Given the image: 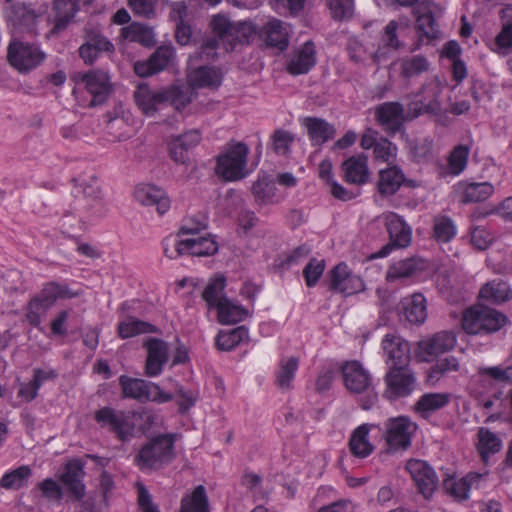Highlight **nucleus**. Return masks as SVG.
<instances>
[{
	"mask_svg": "<svg viewBox=\"0 0 512 512\" xmlns=\"http://www.w3.org/2000/svg\"><path fill=\"white\" fill-rule=\"evenodd\" d=\"M175 437L162 434L147 442L134 458V463L142 471L159 470L175 458Z\"/></svg>",
	"mask_w": 512,
	"mask_h": 512,
	"instance_id": "obj_1",
	"label": "nucleus"
},
{
	"mask_svg": "<svg viewBox=\"0 0 512 512\" xmlns=\"http://www.w3.org/2000/svg\"><path fill=\"white\" fill-rule=\"evenodd\" d=\"M248 146L243 142H229L223 153L218 155L215 172L225 181H237L248 174L246 169Z\"/></svg>",
	"mask_w": 512,
	"mask_h": 512,
	"instance_id": "obj_2",
	"label": "nucleus"
},
{
	"mask_svg": "<svg viewBox=\"0 0 512 512\" xmlns=\"http://www.w3.org/2000/svg\"><path fill=\"white\" fill-rule=\"evenodd\" d=\"M443 85L438 77L428 79L419 89L412 93L407 105V118L415 119L423 114L438 115L441 111L439 98Z\"/></svg>",
	"mask_w": 512,
	"mask_h": 512,
	"instance_id": "obj_3",
	"label": "nucleus"
},
{
	"mask_svg": "<svg viewBox=\"0 0 512 512\" xmlns=\"http://www.w3.org/2000/svg\"><path fill=\"white\" fill-rule=\"evenodd\" d=\"M507 322V317L495 309L477 306L463 313L462 327L468 334H489L500 330Z\"/></svg>",
	"mask_w": 512,
	"mask_h": 512,
	"instance_id": "obj_4",
	"label": "nucleus"
},
{
	"mask_svg": "<svg viewBox=\"0 0 512 512\" xmlns=\"http://www.w3.org/2000/svg\"><path fill=\"white\" fill-rule=\"evenodd\" d=\"M4 14L13 36L35 35L42 11L32 4L13 2L4 9Z\"/></svg>",
	"mask_w": 512,
	"mask_h": 512,
	"instance_id": "obj_5",
	"label": "nucleus"
},
{
	"mask_svg": "<svg viewBox=\"0 0 512 512\" xmlns=\"http://www.w3.org/2000/svg\"><path fill=\"white\" fill-rule=\"evenodd\" d=\"M94 419L101 428L115 434L122 442L128 441L134 434L135 424L131 412L105 406L94 413Z\"/></svg>",
	"mask_w": 512,
	"mask_h": 512,
	"instance_id": "obj_6",
	"label": "nucleus"
},
{
	"mask_svg": "<svg viewBox=\"0 0 512 512\" xmlns=\"http://www.w3.org/2000/svg\"><path fill=\"white\" fill-rule=\"evenodd\" d=\"M119 384L125 398L135 399L139 402L154 401L166 403L173 399L171 394L162 391L157 384L143 379L121 375L119 377Z\"/></svg>",
	"mask_w": 512,
	"mask_h": 512,
	"instance_id": "obj_7",
	"label": "nucleus"
},
{
	"mask_svg": "<svg viewBox=\"0 0 512 512\" xmlns=\"http://www.w3.org/2000/svg\"><path fill=\"white\" fill-rule=\"evenodd\" d=\"M385 395L390 400L410 396L417 387L415 372L408 365L388 368L384 376Z\"/></svg>",
	"mask_w": 512,
	"mask_h": 512,
	"instance_id": "obj_8",
	"label": "nucleus"
},
{
	"mask_svg": "<svg viewBox=\"0 0 512 512\" xmlns=\"http://www.w3.org/2000/svg\"><path fill=\"white\" fill-rule=\"evenodd\" d=\"M45 53L34 44L13 39L8 47V60L20 73H26L39 66Z\"/></svg>",
	"mask_w": 512,
	"mask_h": 512,
	"instance_id": "obj_9",
	"label": "nucleus"
},
{
	"mask_svg": "<svg viewBox=\"0 0 512 512\" xmlns=\"http://www.w3.org/2000/svg\"><path fill=\"white\" fill-rule=\"evenodd\" d=\"M384 224L389 234V243L377 252V257H386L394 248H406L412 240L411 227L398 214H385Z\"/></svg>",
	"mask_w": 512,
	"mask_h": 512,
	"instance_id": "obj_10",
	"label": "nucleus"
},
{
	"mask_svg": "<svg viewBox=\"0 0 512 512\" xmlns=\"http://www.w3.org/2000/svg\"><path fill=\"white\" fill-rule=\"evenodd\" d=\"M416 429L408 417L389 418L384 423V438L390 451L406 450Z\"/></svg>",
	"mask_w": 512,
	"mask_h": 512,
	"instance_id": "obj_11",
	"label": "nucleus"
},
{
	"mask_svg": "<svg viewBox=\"0 0 512 512\" xmlns=\"http://www.w3.org/2000/svg\"><path fill=\"white\" fill-rule=\"evenodd\" d=\"M75 79L84 85L86 91L92 96L90 106L103 104L112 91L110 77L104 70L95 69L79 73Z\"/></svg>",
	"mask_w": 512,
	"mask_h": 512,
	"instance_id": "obj_12",
	"label": "nucleus"
},
{
	"mask_svg": "<svg viewBox=\"0 0 512 512\" xmlns=\"http://www.w3.org/2000/svg\"><path fill=\"white\" fill-rule=\"evenodd\" d=\"M418 491L425 499H430L439 485L438 476L433 467L424 460L410 459L405 466Z\"/></svg>",
	"mask_w": 512,
	"mask_h": 512,
	"instance_id": "obj_13",
	"label": "nucleus"
},
{
	"mask_svg": "<svg viewBox=\"0 0 512 512\" xmlns=\"http://www.w3.org/2000/svg\"><path fill=\"white\" fill-rule=\"evenodd\" d=\"M363 280L351 272L348 266L341 262L329 272V290L350 296L363 291Z\"/></svg>",
	"mask_w": 512,
	"mask_h": 512,
	"instance_id": "obj_14",
	"label": "nucleus"
},
{
	"mask_svg": "<svg viewBox=\"0 0 512 512\" xmlns=\"http://www.w3.org/2000/svg\"><path fill=\"white\" fill-rule=\"evenodd\" d=\"M385 363L390 367L408 365L411 359V348L407 340L397 333L386 334L381 342Z\"/></svg>",
	"mask_w": 512,
	"mask_h": 512,
	"instance_id": "obj_15",
	"label": "nucleus"
},
{
	"mask_svg": "<svg viewBox=\"0 0 512 512\" xmlns=\"http://www.w3.org/2000/svg\"><path fill=\"white\" fill-rule=\"evenodd\" d=\"M176 55L172 45L159 46L146 61L134 64V71L140 77H149L173 65Z\"/></svg>",
	"mask_w": 512,
	"mask_h": 512,
	"instance_id": "obj_16",
	"label": "nucleus"
},
{
	"mask_svg": "<svg viewBox=\"0 0 512 512\" xmlns=\"http://www.w3.org/2000/svg\"><path fill=\"white\" fill-rule=\"evenodd\" d=\"M436 11L440 12L439 7L426 0L413 8V14L416 17L415 28L421 39L432 40L439 37L440 30L436 21Z\"/></svg>",
	"mask_w": 512,
	"mask_h": 512,
	"instance_id": "obj_17",
	"label": "nucleus"
},
{
	"mask_svg": "<svg viewBox=\"0 0 512 512\" xmlns=\"http://www.w3.org/2000/svg\"><path fill=\"white\" fill-rule=\"evenodd\" d=\"M457 337L453 331H440L419 341L418 355L423 361H430L431 357L453 350Z\"/></svg>",
	"mask_w": 512,
	"mask_h": 512,
	"instance_id": "obj_18",
	"label": "nucleus"
},
{
	"mask_svg": "<svg viewBox=\"0 0 512 512\" xmlns=\"http://www.w3.org/2000/svg\"><path fill=\"white\" fill-rule=\"evenodd\" d=\"M376 121L389 134H396L400 131L403 122L410 120L404 114V107L399 102H385L375 108Z\"/></svg>",
	"mask_w": 512,
	"mask_h": 512,
	"instance_id": "obj_19",
	"label": "nucleus"
},
{
	"mask_svg": "<svg viewBox=\"0 0 512 512\" xmlns=\"http://www.w3.org/2000/svg\"><path fill=\"white\" fill-rule=\"evenodd\" d=\"M147 349V359L145 363V374L149 377H155L161 374L163 366L169 359L168 344L158 338H150L144 344Z\"/></svg>",
	"mask_w": 512,
	"mask_h": 512,
	"instance_id": "obj_20",
	"label": "nucleus"
},
{
	"mask_svg": "<svg viewBox=\"0 0 512 512\" xmlns=\"http://www.w3.org/2000/svg\"><path fill=\"white\" fill-rule=\"evenodd\" d=\"M201 140L199 130L192 129L184 134L178 135L171 139L169 143V153L171 158L179 164L190 165L191 159L188 151L196 147Z\"/></svg>",
	"mask_w": 512,
	"mask_h": 512,
	"instance_id": "obj_21",
	"label": "nucleus"
},
{
	"mask_svg": "<svg viewBox=\"0 0 512 512\" xmlns=\"http://www.w3.org/2000/svg\"><path fill=\"white\" fill-rule=\"evenodd\" d=\"M315 64V45L312 41H307L292 52L287 64V71L291 75H302L308 73Z\"/></svg>",
	"mask_w": 512,
	"mask_h": 512,
	"instance_id": "obj_22",
	"label": "nucleus"
},
{
	"mask_svg": "<svg viewBox=\"0 0 512 512\" xmlns=\"http://www.w3.org/2000/svg\"><path fill=\"white\" fill-rule=\"evenodd\" d=\"M136 201L145 206H156L159 215H163L170 208V199L166 192L151 184H142L134 191Z\"/></svg>",
	"mask_w": 512,
	"mask_h": 512,
	"instance_id": "obj_23",
	"label": "nucleus"
},
{
	"mask_svg": "<svg viewBox=\"0 0 512 512\" xmlns=\"http://www.w3.org/2000/svg\"><path fill=\"white\" fill-rule=\"evenodd\" d=\"M342 373L346 388L353 393H362L371 387L370 374L357 361L347 362Z\"/></svg>",
	"mask_w": 512,
	"mask_h": 512,
	"instance_id": "obj_24",
	"label": "nucleus"
},
{
	"mask_svg": "<svg viewBox=\"0 0 512 512\" xmlns=\"http://www.w3.org/2000/svg\"><path fill=\"white\" fill-rule=\"evenodd\" d=\"M83 464L79 460H72L65 466L61 481L75 500H80L85 494L82 482L84 476Z\"/></svg>",
	"mask_w": 512,
	"mask_h": 512,
	"instance_id": "obj_25",
	"label": "nucleus"
},
{
	"mask_svg": "<svg viewBox=\"0 0 512 512\" xmlns=\"http://www.w3.org/2000/svg\"><path fill=\"white\" fill-rule=\"evenodd\" d=\"M213 32L219 41L225 45V49L233 50L237 44H242L239 30L235 23L223 15H216L211 21Z\"/></svg>",
	"mask_w": 512,
	"mask_h": 512,
	"instance_id": "obj_26",
	"label": "nucleus"
},
{
	"mask_svg": "<svg viewBox=\"0 0 512 512\" xmlns=\"http://www.w3.org/2000/svg\"><path fill=\"white\" fill-rule=\"evenodd\" d=\"M166 95V89L152 90L147 85H140L134 92V99L146 115H152L156 112L158 105L167 102Z\"/></svg>",
	"mask_w": 512,
	"mask_h": 512,
	"instance_id": "obj_27",
	"label": "nucleus"
},
{
	"mask_svg": "<svg viewBox=\"0 0 512 512\" xmlns=\"http://www.w3.org/2000/svg\"><path fill=\"white\" fill-rule=\"evenodd\" d=\"M262 33L266 44L275 47L280 51L287 49L289 45L288 25L277 18H271L263 26Z\"/></svg>",
	"mask_w": 512,
	"mask_h": 512,
	"instance_id": "obj_28",
	"label": "nucleus"
},
{
	"mask_svg": "<svg viewBox=\"0 0 512 512\" xmlns=\"http://www.w3.org/2000/svg\"><path fill=\"white\" fill-rule=\"evenodd\" d=\"M188 83L193 88L217 89L222 83V73L213 66H200L188 73Z\"/></svg>",
	"mask_w": 512,
	"mask_h": 512,
	"instance_id": "obj_29",
	"label": "nucleus"
},
{
	"mask_svg": "<svg viewBox=\"0 0 512 512\" xmlns=\"http://www.w3.org/2000/svg\"><path fill=\"white\" fill-rule=\"evenodd\" d=\"M344 179L347 183L361 185L367 182L369 170L367 156H351L342 163Z\"/></svg>",
	"mask_w": 512,
	"mask_h": 512,
	"instance_id": "obj_30",
	"label": "nucleus"
},
{
	"mask_svg": "<svg viewBox=\"0 0 512 512\" xmlns=\"http://www.w3.org/2000/svg\"><path fill=\"white\" fill-rule=\"evenodd\" d=\"M405 319L415 325L423 324L427 318V302L424 295L415 293L400 302Z\"/></svg>",
	"mask_w": 512,
	"mask_h": 512,
	"instance_id": "obj_31",
	"label": "nucleus"
},
{
	"mask_svg": "<svg viewBox=\"0 0 512 512\" xmlns=\"http://www.w3.org/2000/svg\"><path fill=\"white\" fill-rule=\"evenodd\" d=\"M403 171L397 166L381 169L378 173L377 189L381 196L394 195L405 182Z\"/></svg>",
	"mask_w": 512,
	"mask_h": 512,
	"instance_id": "obj_32",
	"label": "nucleus"
},
{
	"mask_svg": "<svg viewBox=\"0 0 512 512\" xmlns=\"http://www.w3.org/2000/svg\"><path fill=\"white\" fill-rule=\"evenodd\" d=\"M425 269V262L418 257H410L393 263L386 273L389 282L405 279L416 275Z\"/></svg>",
	"mask_w": 512,
	"mask_h": 512,
	"instance_id": "obj_33",
	"label": "nucleus"
},
{
	"mask_svg": "<svg viewBox=\"0 0 512 512\" xmlns=\"http://www.w3.org/2000/svg\"><path fill=\"white\" fill-rule=\"evenodd\" d=\"M299 358L296 356L282 357L275 371V385L282 391H289L293 387V380L299 367Z\"/></svg>",
	"mask_w": 512,
	"mask_h": 512,
	"instance_id": "obj_34",
	"label": "nucleus"
},
{
	"mask_svg": "<svg viewBox=\"0 0 512 512\" xmlns=\"http://www.w3.org/2000/svg\"><path fill=\"white\" fill-rule=\"evenodd\" d=\"M304 125L307 128L312 144L315 146H320L335 136L334 126L324 119L307 117L304 120Z\"/></svg>",
	"mask_w": 512,
	"mask_h": 512,
	"instance_id": "obj_35",
	"label": "nucleus"
},
{
	"mask_svg": "<svg viewBox=\"0 0 512 512\" xmlns=\"http://www.w3.org/2000/svg\"><path fill=\"white\" fill-rule=\"evenodd\" d=\"M449 401L448 393H425L415 403L414 410L421 417L427 419L434 412L448 405Z\"/></svg>",
	"mask_w": 512,
	"mask_h": 512,
	"instance_id": "obj_36",
	"label": "nucleus"
},
{
	"mask_svg": "<svg viewBox=\"0 0 512 512\" xmlns=\"http://www.w3.org/2000/svg\"><path fill=\"white\" fill-rule=\"evenodd\" d=\"M480 478L481 475L477 473H469L460 479L448 478L444 480L443 487L455 500L463 501L468 499L471 487L474 483L478 482Z\"/></svg>",
	"mask_w": 512,
	"mask_h": 512,
	"instance_id": "obj_37",
	"label": "nucleus"
},
{
	"mask_svg": "<svg viewBox=\"0 0 512 512\" xmlns=\"http://www.w3.org/2000/svg\"><path fill=\"white\" fill-rule=\"evenodd\" d=\"M78 10L75 0H54L55 18L51 34H58L65 30Z\"/></svg>",
	"mask_w": 512,
	"mask_h": 512,
	"instance_id": "obj_38",
	"label": "nucleus"
},
{
	"mask_svg": "<svg viewBox=\"0 0 512 512\" xmlns=\"http://www.w3.org/2000/svg\"><path fill=\"white\" fill-rule=\"evenodd\" d=\"M32 477V469L28 465H21L7 471L0 479V488L5 490H20L28 486Z\"/></svg>",
	"mask_w": 512,
	"mask_h": 512,
	"instance_id": "obj_39",
	"label": "nucleus"
},
{
	"mask_svg": "<svg viewBox=\"0 0 512 512\" xmlns=\"http://www.w3.org/2000/svg\"><path fill=\"white\" fill-rule=\"evenodd\" d=\"M226 287V278L224 275L219 274L211 278L202 293V298L205 300L209 308H217L224 300L228 298L225 296L224 290Z\"/></svg>",
	"mask_w": 512,
	"mask_h": 512,
	"instance_id": "obj_40",
	"label": "nucleus"
},
{
	"mask_svg": "<svg viewBox=\"0 0 512 512\" xmlns=\"http://www.w3.org/2000/svg\"><path fill=\"white\" fill-rule=\"evenodd\" d=\"M185 242V255L204 257L217 253L219 246L214 237L208 235L206 237L188 238Z\"/></svg>",
	"mask_w": 512,
	"mask_h": 512,
	"instance_id": "obj_41",
	"label": "nucleus"
},
{
	"mask_svg": "<svg viewBox=\"0 0 512 512\" xmlns=\"http://www.w3.org/2000/svg\"><path fill=\"white\" fill-rule=\"evenodd\" d=\"M179 512H210L206 489L203 485H198L181 499Z\"/></svg>",
	"mask_w": 512,
	"mask_h": 512,
	"instance_id": "obj_42",
	"label": "nucleus"
},
{
	"mask_svg": "<svg viewBox=\"0 0 512 512\" xmlns=\"http://www.w3.org/2000/svg\"><path fill=\"white\" fill-rule=\"evenodd\" d=\"M370 428L368 424L357 427L350 438L349 447L353 455L365 458L373 451V445L368 440Z\"/></svg>",
	"mask_w": 512,
	"mask_h": 512,
	"instance_id": "obj_43",
	"label": "nucleus"
},
{
	"mask_svg": "<svg viewBox=\"0 0 512 512\" xmlns=\"http://www.w3.org/2000/svg\"><path fill=\"white\" fill-rule=\"evenodd\" d=\"M221 324H236L248 317V310L230 299L224 300L217 308Z\"/></svg>",
	"mask_w": 512,
	"mask_h": 512,
	"instance_id": "obj_44",
	"label": "nucleus"
},
{
	"mask_svg": "<svg viewBox=\"0 0 512 512\" xmlns=\"http://www.w3.org/2000/svg\"><path fill=\"white\" fill-rule=\"evenodd\" d=\"M121 35L124 39L140 43L146 47L153 46L156 42L152 28L136 22L122 28Z\"/></svg>",
	"mask_w": 512,
	"mask_h": 512,
	"instance_id": "obj_45",
	"label": "nucleus"
},
{
	"mask_svg": "<svg viewBox=\"0 0 512 512\" xmlns=\"http://www.w3.org/2000/svg\"><path fill=\"white\" fill-rule=\"evenodd\" d=\"M249 337L248 329L239 326L228 331H220L216 337V347L222 351H230Z\"/></svg>",
	"mask_w": 512,
	"mask_h": 512,
	"instance_id": "obj_46",
	"label": "nucleus"
},
{
	"mask_svg": "<svg viewBox=\"0 0 512 512\" xmlns=\"http://www.w3.org/2000/svg\"><path fill=\"white\" fill-rule=\"evenodd\" d=\"M80 186L84 196L95 202V205L93 206L95 210L93 213L98 217L106 215L108 211L107 205L102 198V191L98 185L96 176H91L89 181L82 180Z\"/></svg>",
	"mask_w": 512,
	"mask_h": 512,
	"instance_id": "obj_47",
	"label": "nucleus"
},
{
	"mask_svg": "<svg viewBox=\"0 0 512 512\" xmlns=\"http://www.w3.org/2000/svg\"><path fill=\"white\" fill-rule=\"evenodd\" d=\"M429 68V61L422 55L407 56L400 60V75L405 79L418 77Z\"/></svg>",
	"mask_w": 512,
	"mask_h": 512,
	"instance_id": "obj_48",
	"label": "nucleus"
},
{
	"mask_svg": "<svg viewBox=\"0 0 512 512\" xmlns=\"http://www.w3.org/2000/svg\"><path fill=\"white\" fill-rule=\"evenodd\" d=\"M479 295L488 302L500 304L510 299L511 290L506 282L494 280L484 285Z\"/></svg>",
	"mask_w": 512,
	"mask_h": 512,
	"instance_id": "obj_49",
	"label": "nucleus"
},
{
	"mask_svg": "<svg viewBox=\"0 0 512 512\" xmlns=\"http://www.w3.org/2000/svg\"><path fill=\"white\" fill-rule=\"evenodd\" d=\"M478 451L486 462L491 454L499 452L502 448L501 439L488 428L481 427L478 430Z\"/></svg>",
	"mask_w": 512,
	"mask_h": 512,
	"instance_id": "obj_50",
	"label": "nucleus"
},
{
	"mask_svg": "<svg viewBox=\"0 0 512 512\" xmlns=\"http://www.w3.org/2000/svg\"><path fill=\"white\" fill-rule=\"evenodd\" d=\"M494 192V186L489 182L469 183L463 190L464 203H476L485 201Z\"/></svg>",
	"mask_w": 512,
	"mask_h": 512,
	"instance_id": "obj_51",
	"label": "nucleus"
},
{
	"mask_svg": "<svg viewBox=\"0 0 512 512\" xmlns=\"http://www.w3.org/2000/svg\"><path fill=\"white\" fill-rule=\"evenodd\" d=\"M118 331L122 338H130L139 334L156 333L158 329L148 322L130 318L119 324Z\"/></svg>",
	"mask_w": 512,
	"mask_h": 512,
	"instance_id": "obj_52",
	"label": "nucleus"
},
{
	"mask_svg": "<svg viewBox=\"0 0 512 512\" xmlns=\"http://www.w3.org/2000/svg\"><path fill=\"white\" fill-rule=\"evenodd\" d=\"M276 187L267 177L255 181L251 187V192L255 202L259 205L271 204L274 201Z\"/></svg>",
	"mask_w": 512,
	"mask_h": 512,
	"instance_id": "obj_53",
	"label": "nucleus"
},
{
	"mask_svg": "<svg viewBox=\"0 0 512 512\" xmlns=\"http://www.w3.org/2000/svg\"><path fill=\"white\" fill-rule=\"evenodd\" d=\"M456 235V226L448 216L434 218L433 238L439 243H448Z\"/></svg>",
	"mask_w": 512,
	"mask_h": 512,
	"instance_id": "obj_54",
	"label": "nucleus"
},
{
	"mask_svg": "<svg viewBox=\"0 0 512 512\" xmlns=\"http://www.w3.org/2000/svg\"><path fill=\"white\" fill-rule=\"evenodd\" d=\"M469 148L465 145H457L450 152L448 157V173L457 176L462 173L468 162Z\"/></svg>",
	"mask_w": 512,
	"mask_h": 512,
	"instance_id": "obj_55",
	"label": "nucleus"
},
{
	"mask_svg": "<svg viewBox=\"0 0 512 512\" xmlns=\"http://www.w3.org/2000/svg\"><path fill=\"white\" fill-rule=\"evenodd\" d=\"M58 283L56 282H50L47 283L39 295L34 297L32 300V306L38 307L41 306L45 310L49 309L54 305V303L59 299L58 296Z\"/></svg>",
	"mask_w": 512,
	"mask_h": 512,
	"instance_id": "obj_56",
	"label": "nucleus"
},
{
	"mask_svg": "<svg viewBox=\"0 0 512 512\" xmlns=\"http://www.w3.org/2000/svg\"><path fill=\"white\" fill-rule=\"evenodd\" d=\"M272 149L278 155H287L290 152V146L294 141V135L289 131L278 129L271 136Z\"/></svg>",
	"mask_w": 512,
	"mask_h": 512,
	"instance_id": "obj_57",
	"label": "nucleus"
},
{
	"mask_svg": "<svg viewBox=\"0 0 512 512\" xmlns=\"http://www.w3.org/2000/svg\"><path fill=\"white\" fill-rule=\"evenodd\" d=\"M167 102H170L177 110L185 108L192 101V91L189 88L182 89L173 86L166 89Z\"/></svg>",
	"mask_w": 512,
	"mask_h": 512,
	"instance_id": "obj_58",
	"label": "nucleus"
},
{
	"mask_svg": "<svg viewBox=\"0 0 512 512\" xmlns=\"http://www.w3.org/2000/svg\"><path fill=\"white\" fill-rule=\"evenodd\" d=\"M495 51L506 55L512 49V20L504 21L500 33L496 36L494 42Z\"/></svg>",
	"mask_w": 512,
	"mask_h": 512,
	"instance_id": "obj_59",
	"label": "nucleus"
},
{
	"mask_svg": "<svg viewBox=\"0 0 512 512\" xmlns=\"http://www.w3.org/2000/svg\"><path fill=\"white\" fill-rule=\"evenodd\" d=\"M325 269V261L316 258L310 259L303 270L306 285L313 287L317 284Z\"/></svg>",
	"mask_w": 512,
	"mask_h": 512,
	"instance_id": "obj_60",
	"label": "nucleus"
},
{
	"mask_svg": "<svg viewBox=\"0 0 512 512\" xmlns=\"http://www.w3.org/2000/svg\"><path fill=\"white\" fill-rule=\"evenodd\" d=\"M397 147L386 138H380L373 149L376 160L393 162L396 158Z\"/></svg>",
	"mask_w": 512,
	"mask_h": 512,
	"instance_id": "obj_61",
	"label": "nucleus"
},
{
	"mask_svg": "<svg viewBox=\"0 0 512 512\" xmlns=\"http://www.w3.org/2000/svg\"><path fill=\"white\" fill-rule=\"evenodd\" d=\"M336 20L348 19L353 13V0H326Z\"/></svg>",
	"mask_w": 512,
	"mask_h": 512,
	"instance_id": "obj_62",
	"label": "nucleus"
},
{
	"mask_svg": "<svg viewBox=\"0 0 512 512\" xmlns=\"http://www.w3.org/2000/svg\"><path fill=\"white\" fill-rule=\"evenodd\" d=\"M459 369V361L454 356H449L438 360L435 365L431 367L430 377L439 379L441 376Z\"/></svg>",
	"mask_w": 512,
	"mask_h": 512,
	"instance_id": "obj_63",
	"label": "nucleus"
},
{
	"mask_svg": "<svg viewBox=\"0 0 512 512\" xmlns=\"http://www.w3.org/2000/svg\"><path fill=\"white\" fill-rule=\"evenodd\" d=\"M208 226L207 218L204 215H196L188 218L179 228L177 236L187 234H198Z\"/></svg>",
	"mask_w": 512,
	"mask_h": 512,
	"instance_id": "obj_64",
	"label": "nucleus"
}]
</instances>
